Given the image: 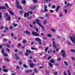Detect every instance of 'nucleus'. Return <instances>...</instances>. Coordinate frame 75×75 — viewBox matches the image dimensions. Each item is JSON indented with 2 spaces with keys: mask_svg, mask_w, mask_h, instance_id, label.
<instances>
[{
  "mask_svg": "<svg viewBox=\"0 0 75 75\" xmlns=\"http://www.w3.org/2000/svg\"><path fill=\"white\" fill-rule=\"evenodd\" d=\"M61 54L62 55L63 58H66L67 57V55L65 53V52L64 50H62L61 52Z\"/></svg>",
  "mask_w": 75,
  "mask_h": 75,
  "instance_id": "obj_1",
  "label": "nucleus"
},
{
  "mask_svg": "<svg viewBox=\"0 0 75 75\" xmlns=\"http://www.w3.org/2000/svg\"><path fill=\"white\" fill-rule=\"evenodd\" d=\"M1 52L4 55L5 57H7L8 56V55H7V53H4V48H2L1 49Z\"/></svg>",
  "mask_w": 75,
  "mask_h": 75,
  "instance_id": "obj_2",
  "label": "nucleus"
},
{
  "mask_svg": "<svg viewBox=\"0 0 75 75\" xmlns=\"http://www.w3.org/2000/svg\"><path fill=\"white\" fill-rule=\"evenodd\" d=\"M69 38L72 42L74 44H75V36L74 37H69Z\"/></svg>",
  "mask_w": 75,
  "mask_h": 75,
  "instance_id": "obj_3",
  "label": "nucleus"
},
{
  "mask_svg": "<svg viewBox=\"0 0 75 75\" xmlns=\"http://www.w3.org/2000/svg\"><path fill=\"white\" fill-rule=\"evenodd\" d=\"M32 33L33 35H34L35 36H40L39 35H38V34L37 33V32H32Z\"/></svg>",
  "mask_w": 75,
  "mask_h": 75,
  "instance_id": "obj_4",
  "label": "nucleus"
},
{
  "mask_svg": "<svg viewBox=\"0 0 75 75\" xmlns=\"http://www.w3.org/2000/svg\"><path fill=\"white\" fill-rule=\"evenodd\" d=\"M35 21L36 22V23L38 24V25H39V26L41 25V23H40V20L38 19H35Z\"/></svg>",
  "mask_w": 75,
  "mask_h": 75,
  "instance_id": "obj_5",
  "label": "nucleus"
},
{
  "mask_svg": "<svg viewBox=\"0 0 75 75\" xmlns=\"http://www.w3.org/2000/svg\"><path fill=\"white\" fill-rule=\"evenodd\" d=\"M14 58L16 60H19V59H20V57H18V55L17 54H15V57H14Z\"/></svg>",
  "mask_w": 75,
  "mask_h": 75,
  "instance_id": "obj_6",
  "label": "nucleus"
},
{
  "mask_svg": "<svg viewBox=\"0 0 75 75\" xmlns=\"http://www.w3.org/2000/svg\"><path fill=\"white\" fill-rule=\"evenodd\" d=\"M29 15V14L28 13L26 12H25L24 14V17H28V16Z\"/></svg>",
  "mask_w": 75,
  "mask_h": 75,
  "instance_id": "obj_7",
  "label": "nucleus"
},
{
  "mask_svg": "<svg viewBox=\"0 0 75 75\" xmlns=\"http://www.w3.org/2000/svg\"><path fill=\"white\" fill-rule=\"evenodd\" d=\"M44 10L45 11H46V12H47L48 11V10H47V5H45L44 6Z\"/></svg>",
  "mask_w": 75,
  "mask_h": 75,
  "instance_id": "obj_8",
  "label": "nucleus"
},
{
  "mask_svg": "<svg viewBox=\"0 0 75 75\" xmlns=\"http://www.w3.org/2000/svg\"><path fill=\"white\" fill-rule=\"evenodd\" d=\"M16 7H17V8H19V9H23V7L20 6V5H17Z\"/></svg>",
  "mask_w": 75,
  "mask_h": 75,
  "instance_id": "obj_9",
  "label": "nucleus"
},
{
  "mask_svg": "<svg viewBox=\"0 0 75 75\" xmlns=\"http://www.w3.org/2000/svg\"><path fill=\"white\" fill-rule=\"evenodd\" d=\"M50 62L52 63H54V62H55V61H54V59H51L50 60Z\"/></svg>",
  "mask_w": 75,
  "mask_h": 75,
  "instance_id": "obj_10",
  "label": "nucleus"
},
{
  "mask_svg": "<svg viewBox=\"0 0 75 75\" xmlns=\"http://www.w3.org/2000/svg\"><path fill=\"white\" fill-rule=\"evenodd\" d=\"M24 33H26V34H30V32L28 31L27 30H25L24 31Z\"/></svg>",
  "mask_w": 75,
  "mask_h": 75,
  "instance_id": "obj_11",
  "label": "nucleus"
},
{
  "mask_svg": "<svg viewBox=\"0 0 75 75\" xmlns=\"http://www.w3.org/2000/svg\"><path fill=\"white\" fill-rule=\"evenodd\" d=\"M53 44V47L54 48H57V46H56V45H55V42H54V41H53V42H52Z\"/></svg>",
  "mask_w": 75,
  "mask_h": 75,
  "instance_id": "obj_12",
  "label": "nucleus"
},
{
  "mask_svg": "<svg viewBox=\"0 0 75 75\" xmlns=\"http://www.w3.org/2000/svg\"><path fill=\"white\" fill-rule=\"evenodd\" d=\"M40 40H41V39H40V38H35V41H38H38H40Z\"/></svg>",
  "mask_w": 75,
  "mask_h": 75,
  "instance_id": "obj_13",
  "label": "nucleus"
},
{
  "mask_svg": "<svg viewBox=\"0 0 75 75\" xmlns=\"http://www.w3.org/2000/svg\"><path fill=\"white\" fill-rule=\"evenodd\" d=\"M26 2V1L25 0H22L21 1V3L22 4H25Z\"/></svg>",
  "mask_w": 75,
  "mask_h": 75,
  "instance_id": "obj_14",
  "label": "nucleus"
},
{
  "mask_svg": "<svg viewBox=\"0 0 75 75\" xmlns=\"http://www.w3.org/2000/svg\"><path fill=\"white\" fill-rule=\"evenodd\" d=\"M10 16V15H8V18L6 19L7 20H8V21H10V20H11V17Z\"/></svg>",
  "mask_w": 75,
  "mask_h": 75,
  "instance_id": "obj_15",
  "label": "nucleus"
},
{
  "mask_svg": "<svg viewBox=\"0 0 75 75\" xmlns=\"http://www.w3.org/2000/svg\"><path fill=\"white\" fill-rule=\"evenodd\" d=\"M59 8H60V6H57V9H56V11H59Z\"/></svg>",
  "mask_w": 75,
  "mask_h": 75,
  "instance_id": "obj_16",
  "label": "nucleus"
},
{
  "mask_svg": "<svg viewBox=\"0 0 75 75\" xmlns=\"http://www.w3.org/2000/svg\"><path fill=\"white\" fill-rule=\"evenodd\" d=\"M40 26L41 27H42V30L43 31H45V30H44V28L43 27V26L42 25H40Z\"/></svg>",
  "mask_w": 75,
  "mask_h": 75,
  "instance_id": "obj_17",
  "label": "nucleus"
},
{
  "mask_svg": "<svg viewBox=\"0 0 75 75\" xmlns=\"http://www.w3.org/2000/svg\"><path fill=\"white\" fill-rule=\"evenodd\" d=\"M8 11L9 12L10 14H11L12 15H14V13H13V12H12L11 11H10V10H9Z\"/></svg>",
  "mask_w": 75,
  "mask_h": 75,
  "instance_id": "obj_18",
  "label": "nucleus"
},
{
  "mask_svg": "<svg viewBox=\"0 0 75 75\" xmlns=\"http://www.w3.org/2000/svg\"><path fill=\"white\" fill-rule=\"evenodd\" d=\"M0 9H6L5 6H0Z\"/></svg>",
  "mask_w": 75,
  "mask_h": 75,
  "instance_id": "obj_19",
  "label": "nucleus"
},
{
  "mask_svg": "<svg viewBox=\"0 0 75 75\" xmlns=\"http://www.w3.org/2000/svg\"><path fill=\"white\" fill-rule=\"evenodd\" d=\"M23 67H24V68H28V66H27V65H26L25 64H24L23 65Z\"/></svg>",
  "mask_w": 75,
  "mask_h": 75,
  "instance_id": "obj_20",
  "label": "nucleus"
},
{
  "mask_svg": "<svg viewBox=\"0 0 75 75\" xmlns=\"http://www.w3.org/2000/svg\"><path fill=\"white\" fill-rule=\"evenodd\" d=\"M30 8L31 10H34V9H35V8H36V7L34 6H33L31 7Z\"/></svg>",
  "mask_w": 75,
  "mask_h": 75,
  "instance_id": "obj_21",
  "label": "nucleus"
},
{
  "mask_svg": "<svg viewBox=\"0 0 75 75\" xmlns=\"http://www.w3.org/2000/svg\"><path fill=\"white\" fill-rule=\"evenodd\" d=\"M19 13L20 14H22L24 13V11L23 10H21L19 12Z\"/></svg>",
  "mask_w": 75,
  "mask_h": 75,
  "instance_id": "obj_22",
  "label": "nucleus"
},
{
  "mask_svg": "<svg viewBox=\"0 0 75 75\" xmlns=\"http://www.w3.org/2000/svg\"><path fill=\"white\" fill-rule=\"evenodd\" d=\"M67 72H68V75H71V72H70V71H69V70H67Z\"/></svg>",
  "mask_w": 75,
  "mask_h": 75,
  "instance_id": "obj_23",
  "label": "nucleus"
},
{
  "mask_svg": "<svg viewBox=\"0 0 75 75\" xmlns=\"http://www.w3.org/2000/svg\"><path fill=\"white\" fill-rule=\"evenodd\" d=\"M26 51L29 54H31V51L29 50H26Z\"/></svg>",
  "mask_w": 75,
  "mask_h": 75,
  "instance_id": "obj_24",
  "label": "nucleus"
},
{
  "mask_svg": "<svg viewBox=\"0 0 75 75\" xmlns=\"http://www.w3.org/2000/svg\"><path fill=\"white\" fill-rule=\"evenodd\" d=\"M30 67H31V68H33V66L34 65H35V64H30Z\"/></svg>",
  "mask_w": 75,
  "mask_h": 75,
  "instance_id": "obj_25",
  "label": "nucleus"
},
{
  "mask_svg": "<svg viewBox=\"0 0 75 75\" xmlns=\"http://www.w3.org/2000/svg\"><path fill=\"white\" fill-rule=\"evenodd\" d=\"M50 30L53 32H55V31H56V30L55 29H52V28H50Z\"/></svg>",
  "mask_w": 75,
  "mask_h": 75,
  "instance_id": "obj_26",
  "label": "nucleus"
},
{
  "mask_svg": "<svg viewBox=\"0 0 75 75\" xmlns=\"http://www.w3.org/2000/svg\"><path fill=\"white\" fill-rule=\"evenodd\" d=\"M32 72V70H28V71H25V72L26 73H28V72Z\"/></svg>",
  "mask_w": 75,
  "mask_h": 75,
  "instance_id": "obj_27",
  "label": "nucleus"
},
{
  "mask_svg": "<svg viewBox=\"0 0 75 75\" xmlns=\"http://www.w3.org/2000/svg\"><path fill=\"white\" fill-rule=\"evenodd\" d=\"M3 71H4V72H8V70L7 69H3Z\"/></svg>",
  "mask_w": 75,
  "mask_h": 75,
  "instance_id": "obj_28",
  "label": "nucleus"
},
{
  "mask_svg": "<svg viewBox=\"0 0 75 75\" xmlns=\"http://www.w3.org/2000/svg\"><path fill=\"white\" fill-rule=\"evenodd\" d=\"M39 44H40V45H42V42H41V40H39V41L38 42Z\"/></svg>",
  "mask_w": 75,
  "mask_h": 75,
  "instance_id": "obj_29",
  "label": "nucleus"
},
{
  "mask_svg": "<svg viewBox=\"0 0 75 75\" xmlns=\"http://www.w3.org/2000/svg\"><path fill=\"white\" fill-rule=\"evenodd\" d=\"M47 20H45L44 21V24H47Z\"/></svg>",
  "mask_w": 75,
  "mask_h": 75,
  "instance_id": "obj_30",
  "label": "nucleus"
},
{
  "mask_svg": "<svg viewBox=\"0 0 75 75\" xmlns=\"http://www.w3.org/2000/svg\"><path fill=\"white\" fill-rule=\"evenodd\" d=\"M52 0H45V1L46 2V3H47V2H50V1H51Z\"/></svg>",
  "mask_w": 75,
  "mask_h": 75,
  "instance_id": "obj_31",
  "label": "nucleus"
},
{
  "mask_svg": "<svg viewBox=\"0 0 75 75\" xmlns=\"http://www.w3.org/2000/svg\"><path fill=\"white\" fill-rule=\"evenodd\" d=\"M49 65H50L51 67L52 68L53 67V65H52V64H51V63H49Z\"/></svg>",
  "mask_w": 75,
  "mask_h": 75,
  "instance_id": "obj_32",
  "label": "nucleus"
},
{
  "mask_svg": "<svg viewBox=\"0 0 75 75\" xmlns=\"http://www.w3.org/2000/svg\"><path fill=\"white\" fill-rule=\"evenodd\" d=\"M70 51L72 52H75V50L74 49H71L70 50Z\"/></svg>",
  "mask_w": 75,
  "mask_h": 75,
  "instance_id": "obj_33",
  "label": "nucleus"
},
{
  "mask_svg": "<svg viewBox=\"0 0 75 75\" xmlns=\"http://www.w3.org/2000/svg\"><path fill=\"white\" fill-rule=\"evenodd\" d=\"M2 14V12H0V19H1V18H2V16H1Z\"/></svg>",
  "mask_w": 75,
  "mask_h": 75,
  "instance_id": "obj_34",
  "label": "nucleus"
},
{
  "mask_svg": "<svg viewBox=\"0 0 75 75\" xmlns=\"http://www.w3.org/2000/svg\"><path fill=\"white\" fill-rule=\"evenodd\" d=\"M48 47H46V48H45V51L46 52H47V50H48Z\"/></svg>",
  "mask_w": 75,
  "mask_h": 75,
  "instance_id": "obj_35",
  "label": "nucleus"
},
{
  "mask_svg": "<svg viewBox=\"0 0 75 75\" xmlns=\"http://www.w3.org/2000/svg\"><path fill=\"white\" fill-rule=\"evenodd\" d=\"M47 37H52V35H51L50 34H48L47 35Z\"/></svg>",
  "mask_w": 75,
  "mask_h": 75,
  "instance_id": "obj_36",
  "label": "nucleus"
},
{
  "mask_svg": "<svg viewBox=\"0 0 75 75\" xmlns=\"http://www.w3.org/2000/svg\"><path fill=\"white\" fill-rule=\"evenodd\" d=\"M4 59L6 61H10V60L8 59H7V58H4Z\"/></svg>",
  "mask_w": 75,
  "mask_h": 75,
  "instance_id": "obj_37",
  "label": "nucleus"
},
{
  "mask_svg": "<svg viewBox=\"0 0 75 75\" xmlns=\"http://www.w3.org/2000/svg\"><path fill=\"white\" fill-rule=\"evenodd\" d=\"M6 50H7V51L8 52V53H9L10 52V49H8L7 48H6Z\"/></svg>",
  "mask_w": 75,
  "mask_h": 75,
  "instance_id": "obj_38",
  "label": "nucleus"
},
{
  "mask_svg": "<svg viewBox=\"0 0 75 75\" xmlns=\"http://www.w3.org/2000/svg\"><path fill=\"white\" fill-rule=\"evenodd\" d=\"M64 63L65 65H67V66L68 65V63H67V62H66L65 61H64Z\"/></svg>",
  "mask_w": 75,
  "mask_h": 75,
  "instance_id": "obj_39",
  "label": "nucleus"
},
{
  "mask_svg": "<svg viewBox=\"0 0 75 75\" xmlns=\"http://www.w3.org/2000/svg\"><path fill=\"white\" fill-rule=\"evenodd\" d=\"M13 25L14 27H17V24H16L14 23H13Z\"/></svg>",
  "mask_w": 75,
  "mask_h": 75,
  "instance_id": "obj_40",
  "label": "nucleus"
},
{
  "mask_svg": "<svg viewBox=\"0 0 75 75\" xmlns=\"http://www.w3.org/2000/svg\"><path fill=\"white\" fill-rule=\"evenodd\" d=\"M5 15V16H6V17H8V13H5L4 14Z\"/></svg>",
  "mask_w": 75,
  "mask_h": 75,
  "instance_id": "obj_41",
  "label": "nucleus"
},
{
  "mask_svg": "<svg viewBox=\"0 0 75 75\" xmlns=\"http://www.w3.org/2000/svg\"><path fill=\"white\" fill-rule=\"evenodd\" d=\"M52 52V50H51L48 51V54H49V53H50V52Z\"/></svg>",
  "mask_w": 75,
  "mask_h": 75,
  "instance_id": "obj_42",
  "label": "nucleus"
},
{
  "mask_svg": "<svg viewBox=\"0 0 75 75\" xmlns=\"http://www.w3.org/2000/svg\"><path fill=\"white\" fill-rule=\"evenodd\" d=\"M4 28V26H2L0 27V30H3Z\"/></svg>",
  "mask_w": 75,
  "mask_h": 75,
  "instance_id": "obj_43",
  "label": "nucleus"
},
{
  "mask_svg": "<svg viewBox=\"0 0 75 75\" xmlns=\"http://www.w3.org/2000/svg\"><path fill=\"white\" fill-rule=\"evenodd\" d=\"M6 46L8 48H10V45H6Z\"/></svg>",
  "mask_w": 75,
  "mask_h": 75,
  "instance_id": "obj_44",
  "label": "nucleus"
},
{
  "mask_svg": "<svg viewBox=\"0 0 75 75\" xmlns=\"http://www.w3.org/2000/svg\"><path fill=\"white\" fill-rule=\"evenodd\" d=\"M16 4H17V5H19L20 4V3L18 2H17L16 3Z\"/></svg>",
  "mask_w": 75,
  "mask_h": 75,
  "instance_id": "obj_45",
  "label": "nucleus"
},
{
  "mask_svg": "<svg viewBox=\"0 0 75 75\" xmlns=\"http://www.w3.org/2000/svg\"><path fill=\"white\" fill-rule=\"evenodd\" d=\"M34 71L35 72H37V69H35Z\"/></svg>",
  "mask_w": 75,
  "mask_h": 75,
  "instance_id": "obj_46",
  "label": "nucleus"
},
{
  "mask_svg": "<svg viewBox=\"0 0 75 75\" xmlns=\"http://www.w3.org/2000/svg\"><path fill=\"white\" fill-rule=\"evenodd\" d=\"M29 55L28 53L26 52L25 53V55L26 56H28Z\"/></svg>",
  "mask_w": 75,
  "mask_h": 75,
  "instance_id": "obj_47",
  "label": "nucleus"
},
{
  "mask_svg": "<svg viewBox=\"0 0 75 75\" xmlns=\"http://www.w3.org/2000/svg\"><path fill=\"white\" fill-rule=\"evenodd\" d=\"M72 4H68L67 5V6H72Z\"/></svg>",
  "mask_w": 75,
  "mask_h": 75,
  "instance_id": "obj_48",
  "label": "nucleus"
},
{
  "mask_svg": "<svg viewBox=\"0 0 75 75\" xmlns=\"http://www.w3.org/2000/svg\"><path fill=\"white\" fill-rule=\"evenodd\" d=\"M5 29L6 30H8V28L7 27H5Z\"/></svg>",
  "mask_w": 75,
  "mask_h": 75,
  "instance_id": "obj_49",
  "label": "nucleus"
},
{
  "mask_svg": "<svg viewBox=\"0 0 75 75\" xmlns=\"http://www.w3.org/2000/svg\"><path fill=\"white\" fill-rule=\"evenodd\" d=\"M54 65H56V66H58L59 65V64L57 63H54Z\"/></svg>",
  "mask_w": 75,
  "mask_h": 75,
  "instance_id": "obj_50",
  "label": "nucleus"
},
{
  "mask_svg": "<svg viewBox=\"0 0 75 75\" xmlns=\"http://www.w3.org/2000/svg\"><path fill=\"white\" fill-rule=\"evenodd\" d=\"M18 51V49H16L15 50V52H17Z\"/></svg>",
  "mask_w": 75,
  "mask_h": 75,
  "instance_id": "obj_51",
  "label": "nucleus"
},
{
  "mask_svg": "<svg viewBox=\"0 0 75 75\" xmlns=\"http://www.w3.org/2000/svg\"><path fill=\"white\" fill-rule=\"evenodd\" d=\"M2 68H3L4 69H6V65H4Z\"/></svg>",
  "mask_w": 75,
  "mask_h": 75,
  "instance_id": "obj_52",
  "label": "nucleus"
},
{
  "mask_svg": "<svg viewBox=\"0 0 75 75\" xmlns=\"http://www.w3.org/2000/svg\"><path fill=\"white\" fill-rule=\"evenodd\" d=\"M55 8V6L54 5H53L52 6V8Z\"/></svg>",
  "mask_w": 75,
  "mask_h": 75,
  "instance_id": "obj_53",
  "label": "nucleus"
},
{
  "mask_svg": "<svg viewBox=\"0 0 75 75\" xmlns=\"http://www.w3.org/2000/svg\"><path fill=\"white\" fill-rule=\"evenodd\" d=\"M5 6H7V7L8 8H9V7L8 6L7 4H6Z\"/></svg>",
  "mask_w": 75,
  "mask_h": 75,
  "instance_id": "obj_54",
  "label": "nucleus"
},
{
  "mask_svg": "<svg viewBox=\"0 0 75 75\" xmlns=\"http://www.w3.org/2000/svg\"><path fill=\"white\" fill-rule=\"evenodd\" d=\"M31 50H36V49H37V48H34L33 47H31Z\"/></svg>",
  "mask_w": 75,
  "mask_h": 75,
  "instance_id": "obj_55",
  "label": "nucleus"
},
{
  "mask_svg": "<svg viewBox=\"0 0 75 75\" xmlns=\"http://www.w3.org/2000/svg\"><path fill=\"white\" fill-rule=\"evenodd\" d=\"M29 26L31 27V28H33V25L31 24H30L29 25Z\"/></svg>",
  "mask_w": 75,
  "mask_h": 75,
  "instance_id": "obj_56",
  "label": "nucleus"
},
{
  "mask_svg": "<svg viewBox=\"0 0 75 75\" xmlns=\"http://www.w3.org/2000/svg\"><path fill=\"white\" fill-rule=\"evenodd\" d=\"M17 69H20V67L19 66H17L16 67Z\"/></svg>",
  "mask_w": 75,
  "mask_h": 75,
  "instance_id": "obj_57",
  "label": "nucleus"
},
{
  "mask_svg": "<svg viewBox=\"0 0 75 75\" xmlns=\"http://www.w3.org/2000/svg\"><path fill=\"white\" fill-rule=\"evenodd\" d=\"M38 1L37 0H34L33 2L34 3H37Z\"/></svg>",
  "mask_w": 75,
  "mask_h": 75,
  "instance_id": "obj_58",
  "label": "nucleus"
},
{
  "mask_svg": "<svg viewBox=\"0 0 75 75\" xmlns=\"http://www.w3.org/2000/svg\"><path fill=\"white\" fill-rule=\"evenodd\" d=\"M57 74H58V72H54V74L55 75H57Z\"/></svg>",
  "mask_w": 75,
  "mask_h": 75,
  "instance_id": "obj_59",
  "label": "nucleus"
},
{
  "mask_svg": "<svg viewBox=\"0 0 75 75\" xmlns=\"http://www.w3.org/2000/svg\"><path fill=\"white\" fill-rule=\"evenodd\" d=\"M50 12L51 13H52L54 12V11L52 10H50Z\"/></svg>",
  "mask_w": 75,
  "mask_h": 75,
  "instance_id": "obj_60",
  "label": "nucleus"
},
{
  "mask_svg": "<svg viewBox=\"0 0 75 75\" xmlns=\"http://www.w3.org/2000/svg\"><path fill=\"white\" fill-rule=\"evenodd\" d=\"M49 16V15H48V14L47 13L46 14V17H48Z\"/></svg>",
  "mask_w": 75,
  "mask_h": 75,
  "instance_id": "obj_61",
  "label": "nucleus"
},
{
  "mask_svg": "<svg viewBox=\"0 0 75 75\" xmlns=\"http://www.w3.org/2000/svg\"><path fill=\"white\" fill-rule=\"evenodd\" d=\"M35 30L36 32H38V28H35Z\"/></svg>",
  "mask_w": 75,
  "mask_h": 75,
  "instance_id": "obj_62",
  "label": "nucleus"
},
{
  "mask_svg": "<svg viewBox=\"0 0 75 75\" xmlns=\"http://www.w3.org/2000/svg\"><path fill=\"white\" fill-rule=\"evenodd\" d=\"M19 54H21H21H23V52H19Z\"/></svg>",
  "mask_w": 75,
  "mask_h": 75,
  "instance_id": "obj_63",
  "label": "nucleus"
},
{
  "mask_svg": "<svg viewBox=\"0 0 75 75\" xmlns=\"http://www.w3.org/2000/svg\"><path fill=\"white\" fill-rule=\"evenodd\" d=\"M57 60H58V61H61V58H58L57 59Z\"/></svg>",
  "mask_w": 75,
  "mask_h": 75,
  "instance_id": "obj_64",
  "label": "nucleus"
}]
</instances>
